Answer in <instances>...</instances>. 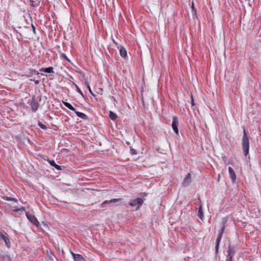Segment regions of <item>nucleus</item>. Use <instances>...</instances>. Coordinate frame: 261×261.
I'll return each mask as SVG.
<instances>
[{
  "mask_svg": "<svg viewBox=\"0 0 261 261\" xmlns=\"http://www.w3.org/2000/svg\"><path fill=\"white\" fill-rule=\"evenodd\" d=\"M40 71H44L45 72L48 73H54V71L53 70V68L52 67H49L47 68H42L39 70Z\"/></svg>",
  "mask_w": 261,
  "mask_h": 261,
  "instance_id": "obj_14",
  "label": "nucleus"
},
{
  "mask_svg": "<svg viewBox=\"0 0 261 261\" xmlns=\"http://www.w3.org/2000/svg\"><path fill=\"white\" fill-rule=\"evenodd\" d=\"M191 105H192V106H194V99H193L192 95H191Z\"/></svg>",
  "mask_w": 261,
  "mask_h": 261,
  "instance_id": "obj_28",
  "label": "nucleus"
},
{
  "mask_svg": "<svg viewBox=\"0 0 261 261\" xmlns=\"http://www.w3.org/2000/svg\"><path fill=\"white\" fill-rule=\"evenodd\" d=\"M178 120L176 116H173L172 118V122L171 124L172 128L174 132V133L176 134V135H178Z\"/></svg>",
  "mask_w": 261,
  "mask_h": 261,
  "instance_id": "obj_6",
  "label": "nucleus"
},
{
  "mask_svg": "<svg viewBox=\"0 0 261 261\" xmlns=\"http://www.w3.org/2000/svg\"><path fill=\"white\" fill-rule=\"evenodd\" d=\"M226 222V220L223 219L221 223V228L219 230V233L216 238L215 245V254H216L218 253L219 244L224 231Z\"/></svg>",
  "mask_w": 261,
  "mask_h": 261,
  "instance_id": "obj_2",
  "label": "nucleus"
},
{
  "mask_svg": "<svg viewBox=\"0 0 261 261\" xmlns=\"http://www.w3.org/2000/svg\"><path fill=\"white\" fill-rule=\"evenodd\" d=\"M60 58H61V59H65V60H67L69 63H70V60L67 58V57L66 56L65 54L61 53Z\"/></svg>",
  "mask_w": 261,
  "mask_h": 261,
  "instance_id": "obj_21",
  "label": "nucleus"
},
{
  "mask_svg": "<svg viewBox=\"0 0 261 261\" xmlns=\"http://www.w3.org/2000/svg\"><path fill=\"white\" fill-rule=\"evenodd\" d=\"M34 72L36 73V74L37 75H38V74H39V72H38L37 71H36V70H34Z\"/></svg>",
  "mask_w": 261,
  "mask_h": 261,
  "instance_id": "obj_32",
  "label": "nucleus"
},
{
  "mask_svg": "<svg viewBox=\"0 0 261 261\" xmlns=\"http://www.w3.org/2000/svg\"><path fill=\"white\" fill-rule=\"evenodd\" d=\"M0 240H3L6 245L9 247L10 245V242L8 238V235L4 231H0Z\"/></svg>",
  "mask_w": 261,
  "mask_h": 261,
  "instance_id": "obj_5",
  "label": "nucleus"
},
{
  "mask_svg": "<svg viewBox=\"0 0 261 261\" xmlns=\"http://www.w3.org/2000/svg\"><path fill=\"white\" fill-rule=\"evenodd\" d=\"M30 105L33 112H35L38 110L39 107V103L35 96H33L32 97Z\"/></svg>",
  "mask_w": 261,
  "mask_h": 261,
  "instance_id": "obj_7",
  "label": "nucleus"
},
{
  "mask_svg": "<svg viewBox=\"0 0 261 261\" xmlns=\"http://www.w3.org/2000/svg\"><path fill=\"white\" fill-rule=\"evenodd\" d=\"M38 126L43 129H46V126L44 124H42L40 121L38 122Z\"/></svg>",
  "mask_w": 261,
  "mask_h": 261,
  "instance_id": "obj_22",
  "label": "nucleus"
},
{
  "mask_svg": "<svg viewBox=\"0 0 261 261\" xmlns=\"http://www.w3.org/2000/svg\"><path fill=\"white\" fill-rule=\"evenodd\" d=\"M25 211V208L23 206H21V207L19 208H16L14 210L15 212H23Z\"/></svg>",
  "mask_w": 261,
  "mask_h": 261,
  "instance_id": "obj_23",
  "label": "nucleus"
},
{
  "mask_svg": "<svg viewBox=\"0 0 261 261\" xmlns=\"http://www.w3.org/2000/svg\"><path fill=\"white\" fill-rule=\"evenodd\" d=\"M26 216L28 219L34 225H35L37 226L39 225V222L37 219V218L35 217V216L29 214L28 213H26Z\"/></svg>",
  "mask_w": 261,
  "mask_h": 261,
  "instance_id": "obj_8",
  "label": "nucleus"
},
{
  "mask_svg": "<svg viewBox=\"0 0 261 261\" xmlns=\"http://www.w3.org/2000/svg\"><path fill=\"white\" fill-rule=\"evenodd\" d=\"M100 91H102V89L99 88Z\"/></svg>",
  "mask_w": 261,
  "mask_h": 261,
  "instance_id": "obj_35",
  "label": "nucleus"
},
{
  "mask_svg": "<svg viewBox=\"0 0 261 261\" xmlns=\"http://www.w3.org/2000/svg\"><path fill=\"white\" fill-rule=\"evenodd\" d=\"M236 251L237 249L236 247L232 246L230 245H229L228 247V256L226 259V261H232Z\"/></svg>",
  "mask_w": 261,
  "mask_h": 261,
  "instance_id": "obj_4",
  "label": "nucleus"
},
{
  "mask_svg": "<svg viewBox=\"0 0 261 261\" xmlns=\"http://www.w3.org/2000/svg\"><path fill=\"white\" fill-rule=\"evenodd\" d=\"M87 88L88 89L89 91L91 93V94L92 95H93V96H95V95L92 92V91L91 90V89L90 88V86L89 85H88V86H87Z\"/></svg>",
  "mask_w": 261,
  "mask_h": 261,
  "instance_id": "obj_25",
  "label": "nucleus"
},
{
  "mask_svg": "<svg viewBox=\"0 0 261 261\" xmlns=\"http://www.w3.org/2000/svg\"><path fill=\"white\" fill-rule=\"evenodd\" d=\"M142 100L143 103H144V99H143V97L142 98Z\"/></svg>",
  "mask_w": 261,
  "mask_h": 261,
  "instance_id": "obj_36",
  "label": "nucleus"
},
{
  "mask_svg": "<svg viewBox=\"0 0 261 261\" xmlns=\"http://www.w3.org/2000/svg\"><path fill=\"white\" fill-rule=\"evenodd\" d=\"M74 113L76 114L77 116H78L79 117H80V118H82L83 119L86 120V119H88V116L86 114H85L84 113L78 112V111H77L76 110L74 112Z\"/></svg>",
  "mask_w": 261,
  "mask_h": 261,
  "instance_id": "obj_15",
  "label": "nucleus"
},
{
  "mask_svg": "<svg viewBox=\"0 0 261 261\" xmlns=\"http://www.w3.org/2000/svg\"><path fill=\"white\" fill-rule=\"evenodd\" d=\"M77 89L78 92H79L82 95V92L81 91V90L78 88H77Z\"/></svg>",
  "mask_w": 261,
  "mask_h": 261,
  "instance_id": "obj_30",
  "label": "nucleus"
},
{
  "mask_svg": "<svg viewBox=\"0 0 261 261\" xmlns=\"http://www.w3.org/2000/svg\"><path fill=\"white\" fill-rule=\"evenodd\" d=\"M63 103L66 107L68 108L70 110L73 111L74 112L76 110L70 103H69L67 102H65V101H63Z\"/></svg>",
  "mask_w": 261,
  "mask_h": 261,
  "instance_id": "obj_18",
  "label": "nucleus"
},
{
  "mask_svg": "<svg viewBox=\"0 0 261 261\" xmlns=\"http://www.w3.org/2000/svg\"><path fill=\"white\" fill-rule=\"evenodd\" d=\"M7 200H11V201H13L15 202H17L18 201L16 199V198H9V197H7V199H6Z\"/></svg>",
  "mask_w": 261,
  "mask_h": 261,
  "instance_id": "obj_24",
  "label": "nucleus"
},
{
  "mask_svg": "<svg viewBox=\"0 0 261 261\" xmlns=\"http://www.w3.org/2000/svg\"><path fill=\"white\" fill-rule=\"evenodd\" d=\"M32 75H33L32 74H29L27 75V76L28 77H31V76H32Z\"/></svg>",
  "mask_w": 261,
  "mask_h": 261,
  "instance_id": "obj_34",
  "label": "nucleus"
},
{
  "mask_svg": "<svg viewBox=\"0 0 261 261\" xmlns=\"http://www.w3.org/2000/svg\"><path fill=\"white\" fill-rule=\"evenodd\" d=\"M71 253L72 255V257H73L74 261H83V260H84V258L82 255L79 254H75L73 252H72V251H71Z\"/></svg>",
  "mask_w": 261,
  "mask_h": 261,
  "instance_id": "obj_12",
  "label": "nucleus"
},
{
  "mask_svg": "<svg viewBox=\"0 0 261 261\" xmlns=\"http://www.w3.org/2000/svg\"><path fill=\"white\" fill-rule=\"evenodd\" d=\"M191 182V176L190 173H188L182 182V185L184 187H188Z\"/></svg>",
  "mask_w": 261,
  "mask_h": 261,
  "instance_id": "obj_9",
  "label": "nucleus"
},
{
  "mask_svg": "<svg viewBox=\"0 0 261 261\" xmlns=\"http://www.w3.org/2000/svg\"><path fill=\"white\" fill-rule=\"evenodd\" d=\"M228 171L229 173V177L231 178L232 183H234L236 180V175L234 170L231 167H229Z\"/></svg>",
  "mask_w": 261,
  "mask_h": 261,
  "instance_id": "obj_11",
  "label": "nucleus"
},
{
  "mask_svg": "<svg viewBox=\"0 0 261 261\" xmlns=\"http://www.w3.org/2000/svg\"><path fill=\"white\" fill-rule=\"evenodd\" d=\"M109 117L112 120H115L117 118V115L114 112L110 111Z\"/></svg>",
  "mask_w": 261,
  "mask_h": 261,
  "instance_id": "obj_20",
  "label": "nucleus"
},
{
  "mask_svg": "<svg viewBox=\"0 0 261 261\" xmlns=\"http://www.w3.org/2000/svg\"><path fill=\"white\" fill-rule=\"evenodd\" d=\"M113 41L116 45H118V43L114 39H113Z\"/></svg>",
  "mask_w": 261,
  "mask_h": 261,
  "instance_id": "obj_33",
  "label": "nucleus"
},
{
  "mask_svg": "<svg viewBox=\"0 0 261 261\" xmlns=\"http://www.w3.org/2000/svg\"><path fill=\"white\" fill-rule=\"evenodd\" d=\"M130 151L132 154H136L135 151L136 150L134 149H130Z\"/></svg>",
  "mask_w": 261,
  "mask_h": 261,
  "instance_id": "obj_29",
  "label": "nucleus"
},
{
  "mask_svg": "<svg viewBox=\"0 0 261 261\" xmlns=\"http://www.w3.org/2000/svg\"><path fill=\"white\" fill-rule=\"evenodd\" d=\"M144 199L141 198H137L131 200L128 204L132 207H136V210H138L142 205Z\"/></svg>",
  "mask_w": 261,
  "mask_h": 261,
  "instance_id": "obj_3",
  "label": "nucleus"
},
{
  "mask_svg": "<svg viewBox=\"0 0 261 261\" xmlns=\"http://www.w3.org/2000/svg\"><path fill=\"white\" fill-rule=\"evenodd\" d=\"M198 216L200 220H203V210H202L201 205H200L199 209H198Z\"/></svg>",
  "mask_w": 261,
  "mask_h": 261,
  "instance_id": "obj_17",
  "label": "nucleus"
},
{
  "mask_svg": "<svg viewBox=\"0 0 261 261\" xmlns=\"http://www.w3.org/2000/svg\"><path fill=\"white\" fill-rule=\"evenodd\" d=\"M242 145L244 154L245 156H247L249 153V136L247 135V130L245 128L243 129V136L242 140Z\"/></svg>",
  "mask_w": 261,
  "mask_h": 261,
  "instance_id": "obj_1",
  "label": "nucleus"
},
{
  "mask_svg": "<svg viewBox=\"0 0 261 261\" xmlns=\"http://www.w3.org/2000/svg\"><path fill=\"white\" fill-rule=\"evenodd\" d=\"M30 81H34L36 85H38L39 83V80H36L35 79H34V80L31 79Z\"/></svg>",
  "mask_w": 261,
  "mask_h": 261,
  "instance_id": "obj_27",
  "label": "nucleus"
},
{
  "mask_svg": "<svg viewBox=\"0 0 261 261\" xmlns=\"http://www.w3.org/2000/svg\"><path fill=\"white\" fill-rule=\"evenodd\" d=\"M192 8H193V10L194 11L195 13L196 12V10L194 8V4L193 3H192Z\"/></svg>",
  "mask_w": 261,
  "mask_h": 261,
  "instance_id": "obj_31",
  "label": "nucleus"
},
{
  "mask_svg": "<svg viewBox=\"0 0 261 261\" xmlns=\"http://www.w3.org/2000/svg\"><path fill=\"white\" fill-rule=\"evenodd\" d=\"M31 27H32V30H33V32L34 33V34H36V29H35V26L32 24H31Z\"/></svg>",
  "mask_w": 261,
  "mask_h": 261,
  "instance_id": "obj_26",
  "label": "nucleus"
},
{
  "mask_svg": "<svg viewBox=\"0 0 261 261\" xmlns=\"http://www.w3.org/2000/svg\"><path fill=\"white\" fill-rule=\"evenodd\" d=\"M30 5L31 6L36 7H38L39 5L40 1H33V0H30Z\"/></svg>",
  "mask_w": 261,
  "mask_h": 261,
  "instance_id": "obj_19",
  "label": "nucleus"
},
{
  "mask_svg": "<svg viewBox=\"0 0 261 261\" xmlns=\"http://www.w3.org/2000/svg\"><path fill=\"white\" fill-rule=\"evenodd\" d=\"M122 199L121 198H118V199H112L110 200H105L104 201L102 204L101 206L102 207H105L106 205L107 204H110L112 203H116L121 201Z\"/></svg>",
  "mask_w": 261,
  "mask_h": 261,
  "instance_id": "obj_10",
  "label": "nucleus"
},
{
  "mask_svg": "<svg viewBox=\"0 0 261 261\" xmlns=\"http://www.w3.org/2000/svg\"><path fill=\"white\" fill-rule=\"evenodd\" d=\"M49 164L55 167L57 170H60L62 169L61 166L57 165L54 160L49 161Z\"/></svg>",
  "mask_w": 261,
  "mask_h": 261,
  "instance_id": "obj_16",
  "label": "nucleus"
},
{
  "mask_svg": "<svg viewBox=\"0 0 261 261\" xmlns=\"http://www.w3.org/2000/svg\"><path fill=\"white\" fill-rule=\"evenodd\" d=\"M120 55L121 57L125 58L127 56V52L126 49L122 46H120Z\"/></svg>",
  "mask_w": 261,
  "mask_h": 261,
  "instance_id": "obj_13",
  "label": "nucleus"
}]
</instances>
